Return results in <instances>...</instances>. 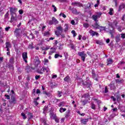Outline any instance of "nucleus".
<instances>
[{
	"label": "nucleus",
	"instance_id": "f8f14e48",
	"mask_svg": "<svg viewBox=\"0 0 125 125\" xmlns=\"http://www.w3.org/2000/svg\"><path fill=\"white\" fill-rule=\"evenodd\" d=\"M50 118L51 120H54L55 118L57 117L56 114L53 113V112H51L49 114Z\"/></svg>",
	"mask_w": 125,
	"mask_h": 125
},
{
	"label": "nucleus",
	"instance_id": "7ed1b4c3",
	"mask_svg": "<svg viewBox=\"0 0 125 125\" xmlns=\"http://www.w3.org/2000/svg\"><path fill=\"white\" fill-rule=\"evenodd\" d=\"M81 83L83 85H86L87 87H90L91 86V82L89 81L88 77L86 78V81L85 82H82Z\"/></svg>",
	"mask_w": 125,
	"mask_h": 125
},
{
	"label": "nucleus",
	"instance_id": "de8ad7c7",
	"mask_svg": "<svg viewBox=\"0 0 125 125\" xmlns=\"http://www.w3.org/2000/svg\"><path fill=\"white\" fill-rule=\"evenodd\" d=\"M21 115L23 117V120H25V119H27V117H26V115H25V113H21Z\"/></svg>",
	"mask_w": 125,
	"mask_h": 125
},
{
	"label": "nucleus",
	"instance_id": "5701e85b",
	"mask_svg": "<svg viewBox=\"0 0 125 125\" xmlns=\"http://www.w3.org/2000/svg\"><path fill=\"white\" fill-rule=\"evenodd\" d=\"M109 87L111 90H113L116 88V86H115V84L114 83L110 84Z\"/></svg>",
	"mask_w": 125,
	"mask_h": 125
},
{
	"label": "nucleus",
	"instance_id": "c756f323",
	"mask_svg": "<svg viewBox=\"0 0 125 125\" xmlns=\"http://www.w3.org/2000/svg\"><path fill=\"white\" fill-rule=\"evenodd\" d=\"M40 122H41V123H42L44 125H45L46 124V119L44 118H41L40 119Z\"/></svg>",
	"mask_w": 125,
	"mask_h": 125
},
{
	"label": "nucleus",
	"instance_id": "4d7b16f0",
	"mask_svg": "<svg viewBox=\"0 0 125 125\" xmlns=\"http://www.w3.org/2000/svg\"><path fill=\"white\" fill-rule=\"evenodd\" d=\"M32 95H36V88L33 89L32 91Z\"/></svg>",
	"mask_w": 125,
	"mask_h": 125
},
{
	"label": "nucleus",
	"instance_id": "bf43d9fd",
	"mask_svg": "<svg viewBox=\"0 0 125 125\" xmlns=\"http://www.w3.org/2000/svg\"><path fill=\"white\" fill-rule=\"evenodd\" d=\"M8 66L10 69L13 70V65H12V64H9Z\"/></svg>",
	"mask_w": 125,
	"mask_h": 125
},
{
	"label": "nucleus",
	"instance_id": "c85d7f7f",
	"mask_svg": "<svg viewBox=\"0 0 125 125\" xmlns=\"http://www.w3.org/2000/svg\"><path fill=\"white\" fill-rule=\"evenodd\" d=\"M56 29H57V30H58V31H60L61 32H63V28L62 27V26H61V25L57 27Z\"/></svg>",
	"mask_w": 125,
	"mask_h": 125
},
{
	"label": "nucleus",
	"instance_id": "f704fd0d",
	"mask_svg": "<svg viewBox=\"0 0 125 125\" xmlns=\"http://www.w3.org/2000/svg\"><path fill=\"white\" fill-rule=\"evenodd\" d=\"M43 94H45V95H46V96H50V93L46 92V91H43Z\"/></svg>",
	"mask_w": 125,
	"mask_h": 125
},
{
	"label": "nucleus",
	"instance_id": "20e7f679",
	"mask_svg": "<svg viewBox=\"0 0 125 125\" xmlns=\"http://www.w3.org/2000/svg\"><path fill=\"white\" fill-rule=\"evenodd\" d=\"M109 26H111V28H112V30H109V34L110 35H112L113 33H114L115 31H114V26H118V22L117 21H113V23L111 24H109Z\"/></svg>",
	"mask_w": 125,
	"mask_h": 125
},
{
	"label": "nucleus",
	"instance_id": "c9c22d12",
	"mask_svg": "<svg viewBox=\"0 0 125 125\" xmlns=\"http://www.w3.org/2000/svg\"><path fill=\"white\" fill-rule=\"evenodd\" d=\"M28 48L30 49H33V48H34V46H33V42L30 43L28 46Z\"/></svg>",
	"mask_w": 125,
	"mask_h": 125
},
{
	"label": "nucleus",
	"instance_id": "c03bdc74",
	"mask_svg": "<svg viewBox=\"0 0 125 125\" xmlns=\"http://www.w3.org/2000/svg\"><path fill=\"white\" fill-rule=\"evenodd\" d=\"M64 55L65 59H68V53L67 52H64Z\"/></svg>",
	"mask_w": 125,
	"mask_h": 125
},
{
	"label": "nucleus",
	"instance_id": "8fccbe9b",
	"mask_svg": "<svg viewBox=\"0 0 125 125\" xmlns=\"http://www.w3.org/2000/svg\"><path fill=\"white\" fill-rule=\"evenodd\" d=\"M62 91H58V96H59V97H61V96H62Z\"/></svg>",
	"mask_w": 125,
	"mask_h": 125
},
{
	"label": "nucleus",
	"instance_id": "bb28decb",
	"mask_svg": "<svg viewBox=\"0 0 125 125\" xmlns=\"http://www.w3.org/2000/svg\"><path fill=\"white\" fill-rule=\"evenodd\" d=\"M11 99V103H13V104H16V99H15V98H14V97H12Z\"/></svg>",
	"mask_w": 125,
	"mask_h": 125
},
{
	"label": "nucleus",
	"instance_id": "f03ea898",
	"mask_svg": "<svg viewBox=\"0 0 125 125\" xmlns=\"http://www.w3.org/2000/svg\"><path fill=\"white\" fill-rule=\"evenodd\" d=\"M78 55L81 57L82 60L83 61V62H84L85 61V57L87 56L86 54L84 53V51H82V52H79L78 53Z\"/></svg>",
	"mask_w": 125,
	"mask_h": 125
},
{
	"label": "nucleus",
	"instance_id": "4468645a",
	"mask_svg": "<svg viewBox=\"0 0 125 125\" xmlns=\"http://www.w3.org/2000/svg\"><path fill=\"white\" fill-rule=\"evenodd\" d=\"M20 30V29L17 28L15 31V35L17 38H19V37H20V32H19Z\"/></svg>",
	"mask_w": 125,
	"mask_h": 125
},
{
	"label": "nucleus",
	"instance_id": "09e8293b",
	"mask_svg": "<svg viewBox=\"0 0 125 125\" xmlns=\"http://www.w3.org/2000/svg\"><path fill=\"white\" fill-rule=\"evenodd\" d=\"M29 119H32L33 118V115H32L31 113H28V114Z\"/></svg>",
	"mask_w": 125,
	"mask_h": 125
},
{
	"label": "nucleus",
	"instance_id": "412c9836",
	"mask_svg": "<svg viewBox=\"0 0 125 125\" xmlns=\"http://www.w3.org/2000/svg\"><path fill=\"white\" fill-rule=\"evenodd\" d=\"M113 60L109 58L107 60V65L109 66V65L112 64Z\"/></svg>",
	"mask_w": 125,
	"mask_h": 125
},
{
	"label": "nucleus",
	"instance_id": "79ce46f5",
	"mask_svg": "<svg viewBox=\"0 0 125 125\" xmlns=\"http://www.w3.org/2000/svg\"><path fill=\"white\" fill-rule=\"evenodd\" d=\"M64 104H65V102H62L59 104V107L64 106Z\"/></svg>",
	"mask_w": 125,
	"mask_h": 125
},
{
	"label": "nucleus",
	"instance_id": "dca6fc26",
	"mask_svg": "<svg viewBox=\"0 0 125 125\" xmlns=\"http://www.w3.org/2000/svg\"><path fill=\"white\" fill-rule=\"evenodd\" d=\"M115 40L116 42H119L121 41V34H118L116 36Z\"/></svg>",
	"mask_w": 125,
	"mask_h": 125
},
{
	"label": "nucleus",
	"instance_id": "58836bf2",
	"mask_svg": "<svg viewBox=\"0 0 125 125\" xmlns=\"http://www.w3.org/2000/svg\"><path fill=\"white\" fill-rule=\"evenodd\" d=\"M9 62L10 63H11V64H13L14 63V58H11V59H10Z\"/></svg>",
	"mask_w": 125,
	"mask_h": 125
},
{
	"label": "nucleus",
	"instance_id": "f3484780",
	"mask_svg": "<svg viewBox=\"0 0 125 125\" xmlns=\"http://www.w3.org/2000/svg\"><path fill=\"white\" fill-rule=\"evenodd\" d=\"M89 33L91 35L92 37H94V36H97L98 35V33L96 32L93 31L92 30H90L89 31Z\"/></svg>",
	"mask_w": 125,
	"mask_h": 125
},
{
	"label": "nucleus",
	"instance_id": "69168bd1",
	"mask_svg": "<svg viewBox=\"0 0 125 125\" xmlns=\"http://www.w3.org/2000/svg\"><path fill=\"white\" fill-rule=\"evenodd\" d=\"M19 12L21 15H22L23 13H24V11L22 10H19Z\"/></svg>",
	"mask_w": 125,
	"mask_h": 125
},
{
	"label": "nucleus",
	"instance_id": "9d476101",
	"mask_svg": "<svg viewBox=\"0 0 125 125\" xmlns=\"http://www.w3.org/2000/svg\"><path fill=\"white\" fill-rule=\"evenodd\" d=\"M92 78L94 79L97 82H98V76H96V74H95V71L94 70H92Z\"/></svg>",
	"mask_w": 125,
	"mask_h": 125
},
{
	"label": "nucleus",
	"instance_id": "473e14b6",
	"mask_svg": "<svg viewBox=\"0 0 125 125\" xmlns=\"http://www.w3.org/2000/svg\"><path fill=\"white\" fill-rule=\"evenodd\" d=\"M50 34L49 33V32L48 31H45L43 33L44 37H46V36H49Z\"/></svg>",
	"mask_w": 125,
	"mask_h": 125
},
{
	"label": "nucleus",
	"instance_id": "4be33fe9",
	"mask_svg": "<svg viewBox=\"0 0 125 125\" xmlns=\"http://www.w3.org/2000/svg\"><path fill=\"white\" fill-rule=\"evenodd\" d=\"M64 81L66 83H69L70 82L71 79H70V77H69V76H67L64 78Z\"/></svg>",
	"mask_w": 125,
	"mask_h": 125
},
{
	"label": "nucleus",
	"instance_id": "39448f33",
	"mask_svg": "<svg viewBox=\"0 0 125 125\" xmlns=\"http://www.w3.org/2000/svg\"><path fill=\"white\" fill-rule=\"evenodd\" d=\"M59 22L58 21L56 20L55 17H53L52 18V20L49 21V25H53L54 24L55 25H57V24H58Z\"/></svg>",
	"mask_w": 125,
	"mask_h": 125
},
{
	"label": "nucleus",
	"instance_id": "6ab92c4d",
	"mask_svg": "<svg viewBox=\"0 0 125 125\" xmlns=\"http://www.w3.org/2000/svg\"><path fill=\"white\" fill-rule=\"evenodd\" d=\"M16 10V9H15L14 8H10V12L11 15H13V14H16V13H15Z\"/></svg>",
	"mask_w": 125,
	"mask_h": 125
},
{
	"label": "nucleus",
	"instance_id": "3c124183",
	"mask_svg": "<svg viewBox=\"0 0 125 125\" xmlns=\"http://www.w3.org/2000/svg\"><path fill=\"white\" fill-rule=\"evenodd\" d=\"M52 7L54 8V12H56L57 11V8L54 5H52Z\"/></svg>",
	"mask_w": 125,
	"mask_h": 125
},
{
	"label": "nucleus",
	"instance_id": "cd10ccee",
	"mask_svg": "<svg viewBox=\"0 0 125 125\" xmlns=\"http://www.w3.org/2000/svg\"><path fill=\"white\" fill-rule=\"evenodd\" d=\"M11 47V44L9 42H6V48H10Z\"/></svg>",
	"mask_w": 125,
	"mask_h": 125
},
{
	"label": "nucleus",
	"instance_id": "1a4fd4ad",
	"mask_svg": "<svg viewBox=\"0 0 125 125\" xmlns=\"http://www.w3.org/2000/svg\"><path fill=\"white\" fill-rule=\"evenodd\" d=\"M11 15V21H10L11 23H12V22H14V21H17V14H14Z\"/></svg>",
	"mask_w": 125,
	"mask_h": 125
},
{
	"label": "nucleus",
	"instance_id": "f257e3e1",
	"mask_svg": "<svg viewBox=\"0 0 125 125\" xmlns=\"http://www.w3.org/2000/svg\"><path fill=\"white\" fill-rule=\"evenodd\" d=\"M36 71L38 74H40V75H43L45 71H46V73H48V72H49V68L47 67H44V66L42 65H40Z\"/></svg>",
	"mask_w": 125,
	"mask_h": 125
},
{
	"label": "nucleus",
	"instance_id": "052dcab7",
	"mask_svg": "<svg viewBox=\"0 0 125 125\" xmlns=\"http://www.w3.org/2000/svg\"><path fill=\"white\" fill-rule=\"evenodd\" d=\"M87 8H91V4L90 3H88L87 5Z\"/></svg>",
	"mask_w": 125,
	"mask_h": 125
},
{
	"label": "nucleus",
	"instance_id": "338daca9",
	"mask_svg": "<svg viewBox=\"0 0 125 125\" xmlns=\"http://www.w3.org/2000/svg\"><path fill=\"white\" fill-rule=\"evenodd\" d=\"M9 29H10V26L7 27L5 28L6 32H8Z\"/></svg>",
	"mask_w": 125,
	"mask_h": 125
},
{
	"label": "nucleus",
	"instance_id": "a19ab883",
	"mask_svg": "<svg viewBox=\"0 0 125 125\" xmlns=\"http://www.w3.org/2000/svg\"><path fill=\"white\" fill-rule=\"evenodd\" d=\"M83 26L84 28H88V27H89V24H88V23H85L84 24H83Z\"/></svg>",
	"mask_w": 125,
	"mask_h": 125
},
{
	"label": "nucleus",
	"instance_id": "680f3d73",
	"mask_svg": "<svg viewBox=\"0 0 125 125\" xmlns=\"http://www.w3.org/2000/svg\"><path fill=\"white\" fill-rule=\"evenodd\" d=\"M117 29L119 32H122V26H118Z\"/></svg>",
	"mask_w": 125,
	"mask_h": 125
},
{
	"label": "nucleus",
	"instance_id": "2eb2a0df",
	"mask_svg": "<svg viewBox=\"0 0 125 125\" xmlns=\"http://www.w3.org/2000/svg\"><path fill=\"white\" fill-rule=\"evenodd\" d=\"M125 8V3H122L120 5L118 11L120 12L122 9H124Z\"/></svg>",
	"mask_w": 125,
	"mask_h": 125
},
{
	"label": "nucleus",
	"instance_id": "e2e57ef3",
	"mask_svg": "<svg viewBox=\"0 0 125 125\" xmlns=\"http://www.w3.org/2000/svg\"><path fill=\"white\" fill-rule=\"evenodd\" d=\"M107 92H108V88L107 86H105L104 88V93H107Z\"/></svg>",
	"mask_w": 125,
	"mask_h": 125
},
{
	"label": "nucleus",
	"instance_id": "7c9ffc66",
	"mask_svg": "<svg viewBox=\"0 0 125 125\" xmlns=\"http://www.w3.org/2000/svg\"><path fill=\"white\" fill-rule=\"evenodd\" d=\"M66 110L67 109L66 108L62 107V108H60V113H63V112H65V111H66Z\"/></svg>",
	"mask_w": 125,
	"mask_h": 125
},
{
	"label": "nucleus",
	"instance_id": "49530a36",
	"mask_svg": "<svg viewBox=\"0 0 125 125\" xmlns=\"http://www.w3.org/2000/svg\"><path fill=\"white\" fill-rule=\"evenodd\" d=\"M99 29H100V31H105V27H103V26H100V27L99 28Z\"/></svg>",
	"mask_w": 125,
	"mask_h": 125
},
{
	"label": "nucleus",
	"instance_id": "a211bd4d",
	"mask_svg": "<svg viewBox=\"0 0 125 125\" xmlns=\"http://www.w3.org/2000/svg\"><path fill=\"white\" fill-rule=\"evenodd\" d=\"M71 11L72 12V13H73V14H76V15L80 14V12H78V10H77V9L75 8L72 9Z\"/></svg>",
	"mask_w": 125,
	"mask_h": 125
},
{
	"label": "nucleus",
	"instance_id": "ea45409f",
	"mask_svg": "<svg viewBox=\"0 0 125 125\" xmlns=\"http://www.w3.org/2000/svg\"><path fill=\"white\" fill-rule=\"evenodd\" d=\"M100 26L99 25V24H98V23H97V21H96L95 23V27H96L97 29L98 28L99 29Z\"/></svg>",
	"mask_w": 125,
	"mask_h": 125
},
{
	"label": "nucleus",
	"instance_id": "ddd939ff",
	"mask_svg": "<svg viewBox=\"0 0 125 125\" xmlns=\"http://www.w3.org/2000/svg\"><path fill=\"white\" fill-rule=\"evenodd\" d=\"M89 120V119L87 118V119H81V124H83V125H86V123L88 122Z\"/></svg>",
	"mask_w": 125,
	"mask_h": 125
},
{
	"label": "nucleus",
	"instance_id": "a18cd8bd",
	"mask_svg": "<svg viewBox=\"0 0 125 125\" xmlns=\"http://www.w3.org/2000/svg\"><path fill=\"white\" fill-rule=\"evenodd\" d=\"M71 33L73 35L74 37L77 36V33H76V31H75V30H72L71 31Z\"/></svg>",
	"mask_w": 125,
	"mask_h": 125
},
{
	"label": "nucleus",
	"instance_id": "5fc2aeb1",
	"mask_svg": "<svg viewBox=\"0 0 125 125\" xmlns=\"http://www.w3.org/2000/svg\"><path fill=\"white\" fill-rule=\"evenodd\" d=\"M120 36H121L122 39H125V33L124 34L122 33L120 35Z\"/></svg>",
	"mask_w": 125,
	"mask_h": 125
},
{
	"label": "nucleus",
	"instance_id": "0eeeda50",
	"mask_svg": "<svg viewBox=\"0 0 125 125\" xmlns=\"http://www.w3.org/2000/svg\"><path fill=\"white\" fill-rule=\"evenodd\" d=\"M40 64H41V61H40L39 57H35V59H34V65L35 68H38Z\"/></svg>",
	"mask_w": 125,
	"mask_h": 125
},
{
	"label": "nucleus",
	"instance_id": "864d4df0",
	"mask_svg": "<svg viewBox=\"0 0 125 125\" xmlns=\"http://www.w3.org/2000/svg\"><path fill=\"white\" fill-rule=\"evenodd\" d=\"M96 43H97V44L101 45L102 44V42L100 41L97 40L96 42Z\"/></svg>",
	"mask_w": 125,
	"mask_h": 125
},
{
	"label": "nucleus",
	"instance_id": "393cba45",
	"mask_svg": "<svg viewBox=\"0 0 125 125\" xmlns=\"http://www.w3.org/2000/svg\"><path fill=\"white\" fill-rule=\"evenodd\" d=\"M72 5H76L77 6H82V4L80 2H75L72 3Z\"/></svg>",
	"mask_w": 125,
	"mask_h": 125
},
{
	"label": "nucleus",
	"instance_id": "a878e982",
	"mask_svg": "<svg viewBox=\"0 0 125 125\" xmlns=\"http://www.w3.org/2000/svg\"><path fill=\"white\" fill-rule=\"evenodd\" d=\"M65 28L63 29L64 32H67V31H68V30H69V26L68 25V24L65 23Z\"/></svg>",
	"mask_w": 125,
	"mask_h": 125
},
{
	"label": "nucleus",
	"instance_id": "6e6d98bb",
	"mask_svg": "<svg viewBox=\"0 0 125 125\" xmlns=\"http://www.w3.org/2000/svg\"><path fill=\"white\" fill-rule=\"evenodd\" d=\"M116 82L117 83H122V80L117 79V80H116Z\"/></svg>",
	"mask_w": 125,
	"mask_h": 125
},
{
	"label": "nucleus",
	"instance_id": "e433bc0d",
	"mask_svg": "<svg viewBox=\"0 0 125 125\" xmlns=\"http://www.w3.org/2000/svg\"><path fill=\"white\" fill-rule=\"evenodd\" d=\"M100 3V0H97V3L94 5V7H98V5H99Z\"/></svg>",
	"mask_w": 125,
	"mask_h": 125
},
{
	"label": "nucleus",
	"instance_id": "72a5a7b5",
	"mask_svg": "<svg viewBox=\"0 0 125 125\" xmlns=\"http://www.w3.org/2000/svg\"><path fill=\"white\" fill-rule=\"evenodd\" d=\"M113 11H114V9H113V8H111L109 9V12H108V14H109V15H113Z\"/></svg>",
	"mask_w": 125,
	"mask_h": 125
},
{
	"label": "nucleus",
	"instance_id": "4c0bfd02",
	"mask_svg": "<svg viewBox=\"0 0 125 125\" xmlns=\"http://www.w3.org/2000/svg\"><path fill=\"white\" fill-rule=\"evenodd\" d=\"M8 15H9V14L8 13V12H7L4 16L5 19H9Z\"/></svg>",
	"mask_w": 125,
	"mask_h": 125
},
{
	"label": "nucleus",
	"instance_id": "13d9d810",
	"mask_svg": "<svg viewBox=\"0 0 125 125\" xmlns=\"http://www.w3.org/2000/svg\"><path fill=\"white\" fill-rule=\"evenodd\" d=\"M45 111H47V106H44V107L43 108V114H44V112H45Z\"/></svg>",
	"mask_w": 125,
	"mask_h": 125
},
{
	"label": "nucleus",
	"instance_id": "423d86ee",
	"mask_svg": "<svg viewBox=\"0 0 125 125\" xmlns=\"http://www.w3.org/2000/svg\"><path fill=\"white\" fill-rule=\"evenodd\" d=\"M96 14L97 15H93L92 16V18L93 20L95 21V22H98V20H97V19L98 18H100V17H101V15H102V13H97Z\"/></svg>",
	"mask_w": 125,
	"mask_h": 125
},
{
	"label": "nucleus",
	"instance_id": "9b49d317",
	"mask_svg": "<svg viewBox=\"0 0 125 125\" xmlns=\"http://www.w3.org/2000/svg\"><path fill=\"white\" fill-rule=\"evenodd\" d=\"M36 68H35L34 67H31V68L29 66H27L25 68V71L27 73H30V72L31 71H35Z\"/></svg>",
	"mask_w": 125,
	"mask_h": 125
},
{
	"label": "nucleus",
	"instance_id": "b1692460",
	"mask_svg": "<svg viewBox=\"0 0 125 125\" xmlns=\"http://www.w3.org/2000/svg\"><path fill=\"white\" fill-rule=\"evenodd\" d=\"M55 34L57 37H59L60 35H61V31L59 30L55 31Z\"/></svg>",
	"mask_w": 125,
	"mask_h": 125
},
{
	"label": "nucleus",
	"instance_id": "aec40b11",
	"mask_svg": "<svg viewBox=\"0 0 125 125\" xmlns=\"http://www.w3.org/2000/svg\"><path fill=\"white\" fill-rule=\"evenodd\" d=\"M51 49H53V50H51L49 52V55H52V54H53V53H55V52H56V48H51Z\"/></svg>",
	"mask_w": 125,
	"mask_h": 125
},
{
	"label": "nucleus",
	"instance_id": "6e6552de",
	"mask_svg": "<svg viewBox=\"0 0 125 125\" xmlns=\"http://www.w3.org/2000/svg\"><path fill=\"white\" fill-rule=\"evenodd\" d=\"M22 57L24 62L25 63H28V61H27V59L28 58V53L27 52H24L22 53Z\"/></svg>",
	"mask_w": 125,
	"mask_h": 125
},
{
	"label": "nucleus",
	"instance_id": "603ef678",
	"mask_svg": "<svg viewBox=\"0 0 125 125\" xmlns=\"http://www.w3.org/2000/svg\"><path fill=\"white\" fill-rule=\"evenodd\" d=\"M83 96L85 98H89V94L88 93L85 94Z\"/></svg>",
	"mask_w": 125,
	"mask_h": 125
},
{
	"label": "nucleus",
	"instance_id": "0e129e2a",
	"mask_svg": "<svg viewBox=\"0 0 125 125\" xmlns=\"http://www.w3.org/2000/svg\"><path fill=\"white\" fill-rule=\"evenodd\" d=\"M59 56H60L59 54H56L55 55L54 58L57 59V58H58L59 57Z\"/></svg>",
	"mask_w": 125,
	"mask_h": 125
},
{
	"label": "nucleus",
	"instance_id": "37998d69",
	"mask_svg": "<svg viewBox=\"0 0 125 125\" xmlns=\"http://www.w3.org/2000/svg\"><path fill=\"white\" fill-rule=\"evenodd\" d=\"M67 113L65 115V118H68L70 117V114H69V113H70V111L68 110Z\"/></svg>",
	"mask_w": 125,
	"mask_h": 125
},
{
	"label": "nucleus",
	"instance_id": "774afa93",
	"mask_svg": "<svg viewBox=\"0 0 125 125\" xmlns=\"http://www.w3.org/2000/svg\"><path fill=\"white\" fill-rule=\"evenodd\" d=\"M39 78H41V76L40 75L35 76V80H38Z\"/></svg>",
	"mask_w": 125,
	"mask_h": 125
},
{
	"label": "nucleus",
	"instance_id": "2f4dec72",
	"mask_svg": "<svg viewBox=\"0 0 125 125\" xmlns=\"http://www.w3.org/2000/svg\"><path fill=\"white\" fill-rule=\"evenodd\" d=\"M91 108L93 109V110H95L96 109V105L93 103L91 104Z\"/></svg>",
	"mask_w": 125,
	"mask_h": 125
}]
</instances>
